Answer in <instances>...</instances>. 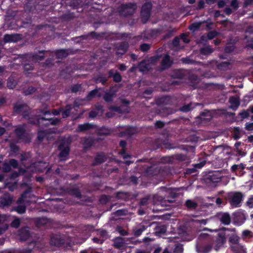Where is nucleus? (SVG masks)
Masks as SVG:
<instances>
[{"mask_svg":"<svg viewBox=\"0 0 253 253\" xmlns=\"http://www.w3.org/2000/svg\"><path fill=\"white\" fill-rule=\"evenodd\" d=\"M12 201V197L9 196L4 195L0 199V207L2 208L8 207L11 204Z\"/></svg>","mask_w":253,"mask_h":253,"instance_id":"30","label":"nucleus"},{"mask_svg":"<svg viewBox=\"0 0 253 253\" xmlns=\"http://www.w3.org/2000/svg\"><path fill=\"white\" fill-rule=\"evenodd\" d=\"M138 66L140 72L148 71L151 69L150 64L145 60H142L139 62Z\"/></svg>","mask_w":253,"mask_h":253,"instance_id":"40","label":"nucleus"},{"mask_svg":"<svg viewBox=\"0 0 253 253\" xmlns=\"http://www.w3.org/2000/svg\"><path fill=\"white\" fill-rule=\"evenodd\" d=\"M50 243L51 245L60 247L65 245V240L64 238L59 237H52Z\"/></svg>","mask_w":253,"mask_h":253,"instance_id":"27","label":"nucleus"},{"mask_svg":"<svg viewBox=\"0 0 253 253\" xmlns=\"http://www.w3.org/2000/svg\"><path fill=\"white\" fill-rule=\"evenodd\" d=\"M173 158L179 161H185L186 160L187 156L183 154H176L173 155Z\"/></svg>","mask_w":253,"mask_h":253,"instance_id":"63","label":"nucleus"},{"mask_svg":"<svg viewBox=\"0 0 253 253\" xmlns=\"http://www.w3.org/2000/svg\"><path fill=\"white\" fill-rule=\"evenodd\" d=\"M167 231V227L165 225L157 226L155 228L156 235H160L165 234Z\"/></svg>","mask_w":253,"mask_h":253,"instance_id":"47","label":"nucleus"},{"mask_svg":"<svg viewBox=\"0 0 253 253\" xmlns=\"http://www.w3.org/2000/svg\"><path fill=\"white\" fill-rule=\"evenodd\" d=\"M122 86L121 85L115 84L114 85H111L109 87V92H111L112 94L116 96V93L119 88Z\"/></svg>","mask_w":253,"mask_h":253,"instance_id":"59","label":"nucleus"},{"mask_svg":"<svg viewBox=\"0 0 253 253\" xmlns=\"http://www.w3.org/2000/svg\"><path fill=\"white\" fill-rule=\"evenodd\" d=\"M74 107L72 104H67L65 106L61 107L59 108V110L61 112L63 119H66L70 116L71 110Z\"/></svg>","mask_w":253,"mask_h":253,"instance_id":"22","label":"nucleus"},{"mask_svg":"<svg viewBox=\"0 0 253 253\" xmlns=\"http://www.w3.org/2000/svg\"><path fill=\"white\" fill-rule=\"evenodd\" d=\"M201 118L204 120L210 121L211 118L212 116L211 115V113L208 111H205L204 112H202L200 114Z\"/></svg>","mask_w":253,"mask_h":253,"instance_id":"61","label":"nucleus"},{"mask_svg":"<svg viewBox=\"0 0 253 253\" xmlns=\"http://www.w3.org/2000/svg\"><path fill=\"white\" fill-rule=\"evenodd\" d=\"M215 242L219 246L223 245L226 242L225 234L223 233H218L215 239Z\"/></svg>","mask_w":253,"mask_h":253,"instance_id":"44","label":"nucleus"},{"mask_svg":"<svg viewBox=\"0 0 253 253\" xmlns=\"http://www.w3.org/2000/svg\"><path fill=\"white\" fill-rule=\"evenodd\" d=\"M108 77L104 73H100L97 75L94 78V81L96 84L101 83L103 85H105L107 83Z\"/></svg>","mask_w":253,"mask_h":253,"instance_id":"28","label":"nucleus"},{"mask_svg":"<svg viewBox=\"0 0 253 253\" xmlns=\"http://www.w3.org/2000/svg\"><path fill=\"white\" fill-rule=\"evenodd\" d=\"M136 9V4L134 2H127L121 4L118 7L120 15L127 17L132 15Z\"/></svg>","mask_w":253,"mask_h":253,"instance_id":"3","label":"nucleus"},{"mask_svg":"<svg viewBox=\"0 0 253 253\" xmlns=\"http://www.w3.org/2000/svg\"><path fill=\"white\" fill-rule=\"evenodd\" d=\"M213 240L208 234L200 235V239L196 245L198 253H209L212 249Z\"/></svg>","mask_w":253,"mask_h":253,"instance_id":"1","label":"nucleus"},{"mask_svg":"<svg viewBox=\"0 0 253 253\" xmlns=\"http://www.w3.org/2000/svg\"><path fill=\"white\" fill-rule=\"evenodd\" d=\"M126 244L125 238L121 237H116L113 240L114 247L116 249H123L126 246Z\"/></svg>","mask_w":253,"mask_h":253,"instance_id":"26","label":"nucleus"},{"mask_svg":"<svg viewBox=\"0 0 253 253\" xmlns=\"http://www.w3.org/2000/svg\"><path fill=\"white\" fill-rule=\"evenodd\" d=\"M172 77L174 79H182L184 77V73L180 69L175 70L172 73Z\"/></svg>","mask_w":253,"mask_h":253,"instance_id":"50","label":"nucleus"},{"mask_svg":"<svg viewBox=\"0 0 253 253\" xmlns=\"http://www.w3.org/2000/svg\"><path fill=\"white\" fill-rule=\"evenodd\" d=\"M173 61L171 60L169 55L167 53L164 56L162 59L161 62V66L159 70L160 71L165 70L171 67Z\"/></svg>","mask_w":253,"mask_h":253,"instance_id":"12","label":"nucleus"},{"mask_svg":"<svg viewBox=\"0 0 253 253\" xmlns=\"http://www.w3.org/2000/svg\"><path fill=\"white\" fill-rule=\"evenodd\" d=\"M100 89V88H96L89 91L86 96V99L90 100L96 96L100 97L101 96V94L99 92V90Z\"/></svg>","mask_w":253,"mask_h":253,"instance_id":"35","label":"nucleus"},{"mask_svg":"<svg viewBox=\"0 0 253 253\" xmlns=\"http://www.w3.org/2000/svg\"><path fill=\"white\" fill-rule=\"evenodd\" d=\"M229 102L233 106L236 108L238 107L240 105L239 99L236 96H232L230 97L229 98Z\"/></svg>","mask_w":253,"mask_h":253,"instance_id":"56","label":"nucleus"},{"mask_svg":"<svg viewBox=\"0 0 253 253\" xmlns=\"http://www.w3.org/2000/svg\"><path fill=\"white\" fill-rule=\"evenodd\" d=\"M218 35V32L215 30L211 31L207 34V36L203 35L200 38V40L202 42H207L208 40H211Z\"/></svg>","mask_w":253,"mask_h":253,"instance_id":"33","label":"nucleus"},{"mask_svg":"<svg viewBox=\"0 0 253 253\" xmlns=\"http://www.w3.org/2000/svg\"><path fill=\"white\" fill-rule=\"evenodd\" d=\"M153 149L155 150L161 148L167 149H175L176 147L173 146L171 143L167 142L161 138H156L153 142Z\"/></svg>","mask_w":253,"mask_h":253,"instance_id":"8","label":"nucleus"},{"mask_svg":"<svg viewBox=\"0 0 253 253\" xmlns=\"http://www.w3.org/2000/svg\"><path fill=\"white\" fill-rule=\"evenodd\" d=\"M48 222V219L45 217H42L36 219L35 224L37 227H41Z\"/></svg>","mask_w":253,"mask_h":253,"instance_id":"45","label":"nucleus"},{"mask_svg":"<svg viewBox=\"0 0 253 253\" xmlns=\"http://www.w3.org/2000/svg\"><path fill=\"white\" fill-rule=\"evenodd\" d=\"M32 192V187H28L21 194L20 197L17 200V203L19 204L24 203L25 201V199L27 198V195L28 194L31 193Z\"/></svg>","mask_w":253,"mask_h":253,"instance_id":"34","label":"nucleus"},{"mask_svg":"<svg viewBox=\"0 0 253 253\" xmlns=\"http://www.w3.org/2000/svg\"><path fill=\"white\" fill-rule=\"evenodd\" d=\"M65 191L69 195L74 196L78 199L82 198L81 190L78 186H74L71 187H67L65 189Z\"/></svg>","mask_w":253,"mask_h":253,"instance_id":"13","label":"nucleus"},{"mask_svg":"<svg viewBox=\"0 0 253 253\" xmlns=\"http://www.w3.org/2000/svg\"><path fill=\"white\" fill-rule=\"evenodd\" d=\"M93 143L94 141L92 139L89 137L85 138L83 143L84 149H88L91 146L93 145Z\"/></svg>","mask_w":253,"mask_h":253,"instance_id":"49","label":"nucleus"},{"mask_svg":"<svg viewBox=\"0 0 253 253\" xmlns=\"http://www.w3.org/2000/svg\"><path fill=\"white\" fill-rule=\"evenodd\" d=\"M18 235L21 241H26L30 237V232L28 227H22L18 232Z\"/></svg>","mask_w":253,"mask_h":253,"instance_id":"18","label":"nucleus"},{"mask_svg":"<svg viewBox=\"0 0 253 253\" xmlns=\"http://www.w3.org/2000/svg\"><path fill=\"white\" fill-rule=\"evenodd\" d=\"M21 39V35L16 34H5L3 37L4 43L16 42Z\"/></svg>","mask_w":253,"mask_h":253,"instance_id":"23","label":"nucleus"},{"mask_svg":"<svg viewBox=\"0 0 253 253\" xmlns=\"http://www.w3.org/2000/svg\"><path fill=\"white\" fill-rule=\"evenodd\" d=\"M58 149L60 151L58 154V158L60 161H65L68 159L70 152V142L62 141L58 145Z\"/></svg>","mask_w":253,"mask_h":253,"instance_id":"4","label":"nucleus"},{"mask_svg":"<svg viewBox=\"0 0 253 253\" xmlns=\"http://www.w3.org/2000/svg\"><path fill=\"white\" fill-rule=\"evenodd\" d=\"M244 195L241 192H233L228 194V200L230 205L234 208L241 206Z\"/></svg>","mask_w":253,"mask_h":253,"instance_id":"5","label":"nucleus"},{"mask_svg":"<svg viewBox=\"0 0 253 253\" xmlns=\"http://www.w3.org/2000/svg\"><path fill=\"white\" fill-rule=\"evenodd\" d=\"M75 17V14L73 12H71L70 11H68L64 14H63L61 16V19L66 21H69L72 19H73Z\"/></svg>","mask_w":253,"mask_h":253,"instance_id":"48","label":"nucleus"},{"mask_svg":"<svg viewBox=\"0 0 253 253\" xmlns=\"http://www.w3.org/2000/svg\"><path fill=\"white\" fill-rule=\"evenodd\" d=\"M213 52V49L210 45H207L201 47L200 49V52L202 55H209Z\"/></svg>","mask_w":253,"mask_h":253,"instance_id":"46","label":"nucleus"},{"mask_svg":"<svg viewBox=\"0 0 253 253\" xmlns=\"http://www.w3.org/2000/svg\"><path fill=\"white\" fill-rule=\"evenodd\" d=\"M97 234L104 241L108 238V233L106 230L99 229L97 231Z\"/></svg>","mask_w":253,"mask_h":253,"instance_id":"54","label":"nucleus"},{"mask_svg":"<svg viewBox=\"0 0 253 253\" xmlns=\"http://www.w3.org/2000/svg\"><path fill=\"white\" fill-rule=\"evenodd\" d=\"M147 227V226L140 224L133 228L132 231L134 236L136 237L140 236Z\"/></svg>","mask_w":253,"mask_h":253,"instance_id":"29","label":"nucleus"},{"mask_svg":"<svg viewBox=\"0 0 253 253\" xmlns=\"http://www.w3.org/2000/svg\"><path fill=\"white\" fill-rule=\"evenodd\" d=\"M26 172V170L22 168H19L18 169V171H13L9 175V178L10 179H15L18 177L20 175L25 174Z\"/></svg>","mask_w":253,"mask_h":253,"instance_id":"36","label":"nucleus"},{"mask_svg":"<svg viewBox=\"0 0 253 253\" xmlns=\"http://www.w3.org/2000/svg\"><path fill=\"white\" fill-rule=\"evenodd\" d=\"M152 8V4L151 2H145L141 7L140 11V15L143 23L149 19L150 13Z\"/></svg>","mask_w":253,"mask_h":253,"instance_id":"7","label":"nucleus"},{"mask_svg":"<svg viewBox=\"0 0 253 253\" xmlns=\"http://www.w3.org/2000/svg\"><path fill=\"white\" fill-rule=\"evenodd\" d=\"M49 52V50H41L39 51V54H34L32 56V58L34 60L39 61H42L44 59L45 56H47V53Z\"/></svg>","mask_w":253,"mask_h":253,"instance_id":"32","label":"nucleus"},{"mask_svg":"<svg viewBox=\"0 0 253 253\" xmlns=\"http://www.w3.org/2000/svg\"><path fill=\"white\" fill-rule=\"evenodd\" d=\"M222 174L218 170L209 171L203 176V182L208 186L214 187L221 182Z\"/></svg>","mask_w":253,"mask_h":253,"instance_id":"2","label":"nucleus"},{"mask_svg":"<svg viewBox=\"0 0 253 253\" xmlns=\"http://www.w3.org/2000/svg\"><path fill=\"white\" fill-rule=\"evenodd\" d=\"M222 224L224 225H229L231 223V216L227 212H219L216 215Z\"/></svg>","mask_w":253,"mask_h":253,"instance_id":"21","label":"nucleus"},{"mask_svg":"<svg viewBox=\"0 0 253 253\" xmlns=\"http://www.w3.org/2000/svg\"><path fill=\"white\" fill-rule=\"evenodd\" d=\"M185 206L187 207V208L190 209H196L197 206V203L191 200H187L185 202Z\"/></svg>","mask_w":253,"mask_h":253,"instance_id":"55","label":"nucleus"},{"mask_svg":"<svg viewBox=\"0 0 253 253\" xmlns=\"http://www.w3.org/2000/svg\"><path fill=\"white\" fill-rule=\"evenodd\" d=\"M171 101V97L169 96H163L158 98L156 103L158 105L169 104Z\"/></svg>","mask_w":253,"mask_h":253,"instance_id":"41","label":"nucleus"},{"mask_svg":"<svg viewBox=\"0 0 253 253\" xmlns=\"http://www.w3.org/2000/svg\"><path fill=\"white\" fill-rule=\"evenodd\" d=\"M239 240V237L235 234H232L229 238V241L230 243L234 244V245H239L238 244Z\"/></svg>","mask_w":253,"mask_h":253,"instance_id":"58","label":"nucleus"},{"mask_svg":"<svg viewBox=\"0 0 253 253\" xmlns=\"http://www.w3.org/2000/svg\"><path fill=\"white\" fill-rule=\"evenodd\" d=\"M231 248L234 253H247L246 249L240 244L232 246Z\"/></svg>","mask_w":253,"mask_h":253,"instance_id":"42","label":"nucleus"},{"mask_svg":"<svg viewBox=\"0 0 253 253\" xmlns=\"http://www.w3.org/2000/svg\"><path fill=\"white\" fill-rule=\"evenodd\" d=\"M14 132L18 139L25 142H29L30 141V138L26 133L25 128L24 126H18L15 129Z\"/></svg>","mask_w":253,"mask_h":253,"instance_id":"11","label":"nucleus"},{"mask_svg":"<svg viewBox=\"0 0 253 253\" xmlns=\"http://www.w3.org/2000/svg\"><path fill=\"white\" fill-rule=\"evenodd\" d=\"M13 111L17 114H20L23 118H27L29 107L26 104L16 103L14 105Z\"/></svg>","mask_w":253,"mask_h":253,"instance_id":"10","label":"nucleus"},{"mask_svg":"<svg viewBox=\"0 0 253 253\" xmlns=\"http://www.w3.org/2000/svg\"><path fill=\"white\" fill-rule=\"evenodd\" d=\"M136 132V129L134 127L132 126H129L126 128V129L123 132L125 135L131 136L134 134Z\"/></svg>","mask_w":253,"mask_h":253,"instance_id":"57","label":"nucleus"},{"mask_svg":"<svg viewBox=\"0 0 253 253\" xmlns=\"http://www.w3.org/2000/svg\"><path fill=\"white\" fill-rule=\"evenodd\" d=\"M199 78L195 74L190 75L188 77V81L191 85H195L199 83Z\"/></svg>","mask_w":253,"mask_h":253,"instance_id":"51","label":"nucleus"},{"mask_svg":"<svg viewBox=\"0 0 253 253\" xmlns=\"http://www.w3.org/2000/svg\"><path fill=\"white\" fill-rule=\"evenodd\" d=\"M128 43L127 42H123L117 44L116 48V54L123 55L125 54L128 48Z\"/></svg>","mask_w":253,"mask_h":253,"instance_id":"20","label":"nucleus"},{"mask_svg":"<svg viewBox=\"0 0 253 253\" xmlns=\"http://www.w3.org/2000/svg\"><path fill=\"white\" fill-rule=\"evenodd\" d=\"M108 78H113V82L116 83H119L122 80V77L121 74L117 70L112 69L107 72Z\"/></svg>","mask_w":253,"mask_h":253,"instance_id":"16","label":"nucleus"},{"mask_svg":"<svg viewBox=\"0 0 253 253\" xmlns=\"http://www.w3.org/2000/svg\"><path fill=\"white\" fill-rule=\"evenodd\" d=\"M150 199V195H147L141 198L139 201V205L142 206H146L148 204V201Z\"/></svg>","mask_w":253,"mask_h":253,"instance_id":"64","label":"nucleus"},{"mask_svg":"<svg viewBox=\"0 0 253 253\" xmlns=\"http://www.w3.org/2000/svg\"><path fill=\"white\" fill-rule=\"evenodd\" d=\"M13 210L19 214H23L26 212V207L25 205H18L14 207Z\"/></svg>","mask_w":253,"mask_h":253,"instance_id":"60","label":"nucleus"},{"mask_svg":"<svg viewBox=\"0 0 253 253\" xmlns=\"http://www.w3.org/2000/svg\"><path fill=\"white\" fill-rule=\"evenodd\" d=\"M28 120V123L32 125H36L38 126H43V120H45V118L41 117V116H36L35 117H30L29 112L28 113V117L24 118Z\"/></svg>","mask_w":253,"mask_h":253,"instance_id":"14","label":"nucleus"},{"mask_svg":"<svg viewBox=\"0 0 253 253\" xmlns=\"http://www.w3.org/2000/svg\"><path fill=\"white\" fill-rule=\"evenodd\" d=\"M105 34V32H101L97 33L94 31L91 32L87 35H82L79 37H77V39H80L81 40H87L89 37H91L93 39H101L103 37V36Z\"/></svg>","mask_w":253,"mask_h":253,"instance_id":"19","label":"nucleus"},{"mask_svg":"<svg viewBox=\"0 0 253 253\" xmlns=\"http://www.w3.org/2000/svg\"><path fill=\"white\" fill-rule=\"evenodd\" d=\"M54 53L56 55L57 58L63 59L73 53L72 50L70 49H61L55 50Z\"/></svg>","mask_w":253,"mask_h":253,"instance_id":"24","label":"nucleus"},{"mask_svg":"<svg viewBox=\"0 0 253 253\" xmlns=\"http://www.w3.org/2000/svg\"><path fill=\"white\" fill-rule=\"evenodd\" d=\"M112 131L113 129L111 128L103 126L98 129L97 135L99 136H108L111 134Z\"/></svg>","mask_w":253,"mask_h":253,"instance_id":"31","label":"nucleus"},{"mask_svg":"<svg viewBox=\"0 0 253 253\" xmlns=\"http://www.w3.org/2000/svg\"><path fill=\"white\" fill-rule=\"evenodd\" d=\"M18 161L14 159H10L8 161L5 160L2 165L1 169L4 173H8L11 171L12 168H18Z\"/></svg>","mask_w":253,"mask_h":253,"instance_id":"9","label":"nucleus"},{"mask_svg":"<svg viewBox=\"0 0 253 253\" xmlns=\"http://www.w3.org/2000/svg\"><path fill=\"white\" fill-rule=\"evenodd\" d=\"M178 193L173 191H170L169 192V196L167 199L162 196H159L158 194L153 196V200L155 204H163L166 201H169V203H172L174 201V199L178 196Z\"/></svg>","mask_w":253,"mask_h":253,"instance_id":"6","label":"nucleus"},{"mask_svg":"<svg viewBox=\"0 0 253 253\" xmlns=\"http://www.w3.org/2000/svg\"><path fill=\"white\" fill-rule=\"evenodd\" d=\"M174 112V110L172 108L165 107L160 110V114L162 117H166L169 115L173 114Z\"/></svg>","mask_w":253,"mask_h":253,"instance_id":"43","label":"nucleus"},{"mask_svg":"<svg viewBox=\"0 0 253 253\" xmlns=\"http://www.w3.org/2000/svg\"><path fill=\"white\" fill-rule=\"evenodd\" d=\"M115 96L112 94L111 92L107 91L105 93L103 96V99L107 103H110L113 101V98Z\"/></svg>","mask_w":253,"mask_h":253,"instance_id":"53","label":"nucleus"},{"mask_svg":"<svg viewBox=\"0 0 253 253\" xmlns=\"http://www.w3.org/2000/svg\"><path fill=\"white\" fill-rule=\"evenodd\" d=\"M65 2L67 5L70 6L74 9L78 10L84 5V1L83 0H66Z\"/></svg>","mask_w":253,"mask_h":253,"instance_id":"17","label":"nucleus"},{"mask_svg":"<svg viewBox=\"0 0 253 253\" xmlns=\"http://www.w3.org/2000/svg\"><path fill=\"white\" fill-rule=\"evenodd\" d=\"M16 84L17 83L13 77H10L8 78L7 82V86L9 89L14 88Z\"/></svg>","mask_w":253,"mask_h":253,"instance_id":"52","label":"nucleus"},{"mask_svg":"<svg viewBox=\"0 0 253 253\" xmlns=\"http://www.w3.org/2000/svg\"><path fill=\"white\" fill-rule=\"evenodd\" d=\"M93 125L89 123H84L78 126L77 130L78 132H84L93 128Z\"/></svg>","mask_w":253,"mask_h":253,"instance_id":"39","label":"nucleus"},{"mask_svg":"<svg viewBox=\"0 0 253 253\" xmlns=\"http://www.w3.org/2000/svg\"><path fill=\"white\" fill-rule=\"evenodd\" d=\"M238 115L240 116L241 120L250 117L251 120L253 121V105L250 106L246 110L244 109L242 110V111L239 113Z\"/></svg>","mask_w":253,"mask_h":253,"instance_id":"15","label":"nucleus"},{"mask_svg":"<svg viewBox=\"0 0 253 253\" xmlns=\"http://www.w3.org/2000/svg\"><path fill=\"white\" fill-rule=\"evenodd\" d=\"M107 160L106 156L103 152H98L96 154L92 162V166H97L105 162Z\"/></svg>","mask_w":253,"mask_h":253,"instance_id":"25","label":"nucleus"},{"mask_svg":"<svg viewBox=\"0 0 253 253\" xmlns=\"http://www.w3.org/2000/svg\"><path fill=\"white\" fill-rule=\"evenodd\" d=\"M235 48V46L234 44L228 43L224 48L225 52L226 53H230L234 51Z\"/></svg>","mask_w":253,"mask_h":253,"instance_id":"62","label":"nucleus"},{"mask_svg":"<svg viewBox=\"0 0 253 253\" xmlns=\"http://www.w3.org/2000/svg\"><path fill=\"white\" fill-rule=\"evenodd\" d=\"M47 54H49V57L44 62L43 65V67H51L54 65L55 59L53 53L49 51V52L47 53Z\"/></svg>","mask_w":253,"mask_h":253,"instance_id":"38","label":"nucleus"},{"mask_svg":"<svg viewBox=\"0 0 253 253\" xmlns=\"http://www.w3.org/2000/svg\"><path fill=\"white\" fill-rule=\"evenodd\" d=\"M43 121V126H48L50 125H56L60 122V119L57 118H45V120H44Z\"/></svg>","mask_w":253,"mask_h":253,"instance_id":"37","label":"nucleus"}]
</instances>
